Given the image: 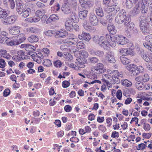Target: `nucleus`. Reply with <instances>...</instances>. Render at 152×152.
I'll list each match as a JSON object with an SVG mask.
<instances>
[{
  "label": "nucleus",
  "mask_w": 152,
  "mask_h": 152,
  "mask_svg": "<svg viewBox=\"0 0 152 152\" xmlns=\"http://www.w3.org/2000/svg\"><path fill=\"white\" fill-rule=\"evenodd\" d=\"M114 39H115V38H113L110 35L107 34L99 37L98 44L101 48L107 50L110 46L113 47H114L115 43L113 42L115 40Z\"/></svg>",
  "instance_id": "f257e3e1"
},
{
  "label": "nucleus",
  "mask_w": 152,
  "mask_h": 152,
  "mask_svg": "<svg viewBox=\"0 0 152 152\" xmlns=\"http://www.w3.org/2000/svg\"><path fill=\"white\" fill-rule=\"evenodd\" d=\"M127 69L130 71L131 74L134 76L138 75L140 73L144 71V69L142 66H139L137 67L134 64H131L129 65Z\"/></svg>",
  "instance_id": "f03ea898"
},
{
  "label": "nucleus",
  "mask_w": 152,
  "mask_h": 152,
  "mask_svg": "<svg viewBox=\"0 0 152 152\" xmlns=\"http://www.w3.org/2000/svg\"><path fill=\"white\" fill-rule=\"evenodd\" d=\"M147 18L142 17L140 20V27L142 32L145 34L148 33L150 31L148 25L146 23Z\"/></svg>",
  "instance_id": "7ed1b4c3"
},
{
  "label": "nucleus",
  "mask_w": 152,
  "mask_h": 152,
  "mask_svg": "<svg viewBox=\"0 0 152 152\" xmlns=\"http://www.w3.org/2000/svg\"><path fill=\"white\" fill-rule=\"evenodd\" d=\"M69 46L66 44L61 45L60 47L61 50L63 52L64 57L68 61H69L73 58L72 56L69 53Z\"/></svg>",
  "instance_id": "20e7f679"
},
{
  "label": "nucleus",
  "mask_w": 152,
  "mask_h": 152,
  "mask_svg": "<svg viewBox=\"0 0 152 152\" xmlns=\"http://www.w3.org/2000/svg\"><path fill=\"white\" fill-rule=\"evenodd\" d=\"M115 38V40L113 42L115 43L114 47L115 46L116 41L119 45H124L129 42V40L125 37L122 35L119 36L115 35L113 37Z\"/></svg>",
  "instance_id": "39448f33"
},
{
  "label": "nucleus",
  "mask_w": 152,
  "mask_h": 152,
  "mask_svg": "<svg viewBox=\"0 0 152 152\" xmlns=\"http://www.w3.org/2000/svg\"><path fill=\"white\" fill-rule=\"evenodd\" d=\"M91 70L92 72L97 74L102 73L106 71L103 64L100 63H97L96 66L92 67Z\"/></svg>",
  "instance_id": "423d86ee"
},
{
  "label": "nucleus",
  "mask_w": 152,
  "mask_h": 152,
  "mask_svg": "<svg viewBox=\"0 0 152 152\" xmlns=\"http://www.w3.org/2000/svg\"><path fill=\"white\" fill-rule=\"evenodd\" d=\"M147 0H140L138 3V7L140 8L141 12L142 14L146 13L148 11Z\"/></svg>",
  "instance_id": "0eeeda50"
},
{
  "label": "nucleus",
  "mask_w": 152,
  "mask_h": 152,
  "mask_svg": "<svg viewBox=\"0 0 152 152\" xmlns=\"http://www.w3.org/2000/svg\"><path fill=\"white\" fill-rule=\"evenodd\" d=\"M126 15V13L125 11L122 10L117 15L115 18V22L119 24H122L124 22V18Z\"/></svg>",
  "instance_id": "6e6552de"
},
{
  "label": "nucleus",
  "mask_w": 152,
  "mask_h": 152,
  "mask_svg": "<svg viewBox=\"0 0 152 152\" xmlns=\"http://www.w3.org/2000/svg\"><path fill=\"white\" fill-rule=\"evenodd\" d=\"M113 75L112 77L114 81L115 82L118 84L120 82V78H121L123 77V74L121 72L119 73L117 70H113L112 71Z\"/></svg>",
  "instance_id": "1a4fd4ad"
},
{
  "label": "nucleus",
  "mask_w": 152,
  "mask_h": 152,
  "mask_svg": "<svg viewBox=\"0 0 152 152\" xmlns=\"http://www.w3.org/2000/svg\"><path fill=\"white\" fill-rule=\"evenodd\" d=\"M79 2L82 7L86 9H89L93 4L91 0H79Z\"/></svg>",
  "instance_id": "9d476101"
},
{
  "label": "nucleus",
  "mask_w": 152,
  "mask_h": 152,
  "mask_svg": "<svg viewBox=\"0 0 152 152\" xmlns=\"http://www.w3.org/2000/svg\"><path fill=\"white\" fill-rule=\"evenodd\" d=\"M61 10L65 14H68L71 13L72 12L69 3L66 2L62 5Z\"/></svg>",
  "instance_id": "9b49d317"
},
{
  "label": "nucleus",
  "mask_w": 152,
  "mask_h": 152,
  "mask_svg": "<svg viewBox=\"0 0 152 152\" xmlns=\"http://www.w3.org/2000/svg\"><path fill=\"white\" fill-rule=\"evenodd\" d=\"M78 37L80 40H84L87 41H89L91 38L89 33L84 32H83L82 33L78 35Z\"/></svg>",
  "instance_id": "f8f14e48"
},
{
  "label": "nucleus",
  "mask_w": 152,
  "mask_h": 152,
  "mask_svg": "<svg viewBox=\"0 0 152 152\" xmlns=\"http://www.w3.org/2000/svg\"><path fill=\"white\" fill-rule=\"evenodd\" d=\"M89 22L93 26H96L98 24V20L96 16L94 14H91L89 18Z\"/></svg>",
  "instance_id": "ddd939ff"
},
{
  "label": "nucleus",
  "mask_w": 152,
  "mask_h": 152,
  "mask_svg": "<svg viewBox=\"0 0 152 152\" xmlns=\"http://www.w3.org/2000/svg\"><path fill=\"white\" fill-rule=\"evenodd\" d=\"M20 27L18 26H15L10 28L9 31L10 34L12 35H16L20 32Z\"/></svg>",
  "instance_id": "4468645a"
},
{
  "label": "nucleus",
  "mask_w": 152,
  "mask_h": 152,
  "mask_svg": "<svg viewBox=\"0 0 152 152\" xmlns=\"http://www.w3.org/2000/svg\"><path fill=\"white\" fill-rule=\"evenodd\" d=\"M106 60L110 63H114L115 61L113 53L112 52H108L106 56Z\"/></svg>",
  "instance_id": "2eb2a0df"
},
{
  "label": "nucleus",
  "mask_w": 152,
  "mask_h": 152,
  "mask_svg": "<svg viewBox=\"0 0 152 152\" xmlns=\"http://www.w3.org/2000/svg\"><path fill=\"white\" fill-rule=\"evenodd\" d=\"M73 23L70 18H67L65 23V26L66 28L69 31H71L73 29Z\"/></svg>",
  "instance_id": "dca6fc26"
},
{
  "label": "nucleus",
  "mask_w": 152,
  "mask_h": 152,
  "mask_svg": "<svg viewBox=\"0 0 152 152\" xmlns=\"http://www.w3.org/2000/svg\"><path fill=\"white\" fill-rule=\"evenodd\" d=\"M76 59L77 61L76 62V64L77 66L79 68H83L85 66V62L86 61L85 59L82 58L81 57L78 58Z\"/></svg>",
  "instance_id": "f3484780"
},
{
  "label": "nucleus",
  "mask_w": 152,
  "mask_h": 152,
  "mask_svg": "<svg viewBox=\"0 0 152 152\" xmlns=\"http://www.w3.org/2000/svg\"><path fill=\"white\" fill-rule=\"evenodd\" d=\"M91 52V54L93 55H96L99 57H103L104 55V52L100 50H92Z\"/></svg>",
  "instance_id": "a211bd4d"
},
{
  "label": "nucleus",
  "mask_w": 152,
  "mask_h": 152,
  "mask_svg": "<svg viewBox=\"0 0 152 152\" xmlns=\"http://www.w3.org/2000/svg\"><path fill=\"white\" fill-rule=\"evenodd\" d=\"M107 28L108 31L111 34H114L116 33L117 30L113 24L111 23L109 24Z\"/></svg>",
  "instance_id": "6ab92c4d"
},
{
  "label": "nucleus",
  "mask_w": 152,
  "mask_h": 152,
  "mask_svg": "<svg viewBox=\"0 0 152 152\" xmlns=\"http://www.w3.org/2000/svg\"><path fill=\"white\" fill-rule=\"evenodd\" d=\"M71 37L69 38V40L66 42V44L69 45H76L78 42V39L77 38L75 37L73 34H71Z\"/></svg>",
  "instance_id": "aec40b11"
},
{
  "label": "nucleus",
  "mask_w": 152,
  "mask_h": 152,
  "mask_svg": "<svg viewBox=\"0 0 152 152\" xmlns=\"http://www.w3.org/2000/svg\"><path fill=\"white\" fill-rule=\"evenodd\" d=\"M132 50L129 48L121 49L119 50V52L122 55L131 54Z\"/></svg>",
  "instance_id": "412c9836"
},
{
  "label": "nucleus",
  "mask_w": 152,
  "mask_h": 152,
  "mask_svg": "<svg viewBox=\"0 0 152 152\" xmlns=\"http://www.w3.org/2000/svg\"><path fill=\"white\" fill-rule=\"evenodd\" d=\"M69 52L71 53H74L75 56L77 57L78 58V54L79 53V51H78L77 48V47L74 46H69Z\"/></svg>",
  "instance_id": "4be33fe9"
},
{
  "label": "nucleus",
  "mask_w": 152,
  "mask_h": 152,
  "mask_svg": "<svg viewBox=\"0 0 152 152\" xmlns=\"http://www.w3.org/2000/svg\"><path fill=\"white\" fill-rule=\"evenodd\" d=\"M88 13V11L83 8L79 12V17L80 19H84L86 18Z\"/></svg>",
  "instance_id": "5701e85b"
},
{
  "label": "nucleus",
  "mask_w": 152,
  "mask_h": 152,
  "mask_svg": "<svg viewBox=\"0 0 152 152\" xmlns=\"http://www.w3.org/2000/svg\"><path fill=\"white\" fill-rule=\"evenodd\" d=\"M16 19L17 17L15 15L11 16L8 17L5 22H6V23L12 24L15 22Z\"/></svg>",
  "instance_id": "b1692460"
},
{
  "label": "nucleus",
  "mask_w": 152,
  "mask_h": 152,
  "mask_svg": "<svg viewBox=\"0 0 152 152\" xmlns=\"http://www.w3.org/2000/svg\"><path fill=\"white\" fill-rule=\"evenodd\" d=\"M145 41L143 43V45H152V34L146 36L145 38Z\"/></svg>",
  "instance_id": "393cba45"
},
{
  "label": "nucleus",
  "mask_w": 152,
  "mask_h": 152,
  "mask_svg": "<svg viewBox=\"0 0 152 152\" xmlns=\"http://www.w3.org/2000/svg\"><path fill=\"white\" fill-rule=\"evenodd\" d=\"M56 36L59 37H64L67 34V32L64 30H61L56 32Z\"/></svg>",
  "instance_id": "a878e982"
},
{
  "label": "nucleus",
  "mask_w": 152,
  "mask_h": 152,
  "mask_svg": "<svg viewBox=\"0 0 152 152\" xmlns=\"http://www.w3.org/2000/svg\"><path fill=\"white\" fill-rule=\"evenodd\" d=\"M34 59L36 60V61L37 63L41 62L42 59L44 56L41 53H37L34 55Z\"/></svg>",
  "instance_id": "bb28decb"
},
{
  "label": "nucleus",
  "mask_w": 152,
  "mask_h": 152,
  "mask_svg": "<svg viewBox=\"0 0 152 152\" xmlns=\"http://www.w3.org/2000/svg\"><path fill=\"white\" fill-rule=\"evenodd\" d=\"M24 9L23 5L22 3L19 2L17 4L16 11L19 14H21Z\"/></svg>",
  "instance_id": "cd10ccee"
},
{
  "label": "nucleus",
  "mask_w": 152,
  "mask_h": 152,
  "mask_svg": "<svg viewBox=\"0 0 152 152\" xmlns=\"http://www.w3.org/2000/svg\"><path fill=\"white\" fill-rule=\"evenodd\" d=\"M28 40L29 42L33 43L38 42L39 38L37 36L33 35L28 37Z\"/></svg>",
  "instance_id": "c85d7f7f"
},
{
  "label": "nucleus",
  "mask_w": 152,
  "mask_h": 152,
  "mask_svg": "<svg viewBox=\"0 0 152 152\" xmlns=\"http://www.w3.org/2000/svg\"><path fill=\"white\" fill-rule=\"evenodd\" d=\"M18 54L19 58L22 59H28L29 57L24 55V52L23 50H20L18 51Z\"/></svg>",
  "instance_id": "c756f323"
},
{
  "label": "nucleus",
  "mask_w": 152,
  "mask_h": 152,
  "mask_svg": "<svg viewBox=\"0 0 152 152\" xmlns=\"http://www.w3.org/2000/svg\"><path fill=\"white\" fill-rule=\"evenodd\" d=\"M125 26L126 27L127 29V31L128 32H130L132 31L134 29L137 30L136 28H134L135 25L134 23L133 22H131V23H129L128 24L126 23V25Z\"/></svg>",
  "instance_id": "7c9ffc66"
},
{
  "label": "nucleus",
  "mask_w": 152,
  "mask_h": 152,
  "mask_svg": "<svg viewBox=\"0 0 152 152\" xmlns=\"http://www.w3.org/2000/svg\"><path fill=\"white\" fill-rule=\"evenodd\" d=\"M95 12L96 15L100 17H102L104 15V13L102 8L100 7H98L96 8Z\"/></svg>",
  "instance_id": "2f4dec72"
},
{
  "label": "nucleus",
  "mask_w": 152,
  "mask_h": 152,
  "mask_svg": "<svg viewBox=\"0 0 152 152\" xmlns=\"http://www.w3.org/2000/svg\"><path fill=\"white\" fill-rule=\"evenodd\" d=\"M31 10L29 8L24 9L22 11L21 14L22 16L24 18L27 17L29 15V12H31Z\"/></svg>",
  "instance_id": "473e14b6"
},
{
  "label": "nucleus",
  "mask_w": 152,
  "mask_h": 152,
  "mask_svg": "<svg viewBox=\"0 0 152 152\" xmlns=\"http://www.w3.org/2000/svg\"><path fill=\"white\" fill-rule=\"evenodd\" d=\"M7 11L0 7V18H4L7 16Z\"/></svg>",
  "instance_id": "72a5a7b5"
},
{
  "label": "nucleus",
  "mask_w": 152,
  "mask_h": 152,
  "mask_svg": "<svg viewBox=\"0 0 152 152\" xmlns=\"http://www.w3.org/2000/svg\"><path fill=\"white\" fill-rule=\"evenodd\" d=\"M17 38L18 39H17V40L18 43H19V44L23 42L26 39L23 34H21L18 35Z\"/></svg>",
  "instance_id": "f704fd0d"
},
{
  "label": "nucleus",
  "mask_w": 152,
  "mask_h": 152,
  "mask_svg": "<svg viewBox=\"0 0 152 152\" xmlns=\"http://www.w3.org/2000/svg\"><path fill=\"white\" fill-rule=\"evenodd\" d=\"M121 62L124 65H126L129 63L130 60L124 56H121L120 57Z\"/></svg>",
  "instance_id": "c9c22d12"
},
{
  "label": "nucleus",
  "mask_w": 152,
  "mask_h": 152,
  "mask_svg": "<svg viewBox=\"0 0 152 152\" xmlns=\"http://www.w3.org/2000/svg\"><path fill=\"white\" fill-rule=\"evenodd\" d=\"M115 4L113 5L110 6H106L105 8V11L108 13H110L111 12H113L115 10Z\"/></svg>",
  "instance_id": "e433bc0d"
},
{
  "label": "nucleus",
  "mask_w": 152,
  "mask_h": 152,
  "mask_svg": "<svg viewBox=\"0 0 152 152\" xmlns=\"http://www.w3.org/2000/svg\"><path fill=\"white\" fill-rule=\"evenodd\" d=\"M138 4L137 5H136L132 10V15L134 16L139 14L140 12V9L138 8Z\"/></svg>",
  "instance_id": "4c0bfd02"
},
{
  "label": "nucleus",
  "mask_w": 152,
  "mask_h": 152,
  "mask_svg": "<svg viewBox=\"0 0 152 152\" xmlns=\"http://www.w3.org/2000/svg\"><path fill=\"white\" fill-rule=\"evenodd\" d=\"M80 55H81L84 58H86L88 57V54L86 51L82 50V51H79L78 56H79V58L81 57V56Z\"/></svg>",
  "instance_id": "58836bf2"
},
{
  "label": "nucleus",
  "mask_w": 152,
  "mask_h": 152,
  "mask_svg": "<svg viewBox=\"0 0 152 152\" xmlns=\"http://www.w3.org/2000/svg\"><path fill=\"white\" fill-rule=\"evenodd\" d=\"M122 84L123 85L128 87L131 86L132 85V82L127 79L123 80L122 82Z\"/></svg>",
  "instance_id": "ea45409f"
},
{
  "label": "nucleus",
  "mask_w": 152,
  "mask_h": 152,
  "mask_svg": "<svg viewBox=\"0 0 152 152\" xmlns=\"http://www.w3.org/2000/svg\"><path fill=\"white\" fill-rule=\"evenodd\" d=\"M7 45L9 46H13L18 45L19 43H18L17 39H13L7 42Z\"/></svg>",
  "instance_id": "a19ab883"
},
{
  "label": "nucleus",
  "mask_w": 152,
  "mask_h": 152,
  "mask_svg": "<svg viewBox=\"0 0 152 152\" xmlns=\"http://www.w3.org/2000/svg\"><path fill=\"white\" fill-rule=\"evenodd\" d=\"M72 14L70 15V20L73 22H76L77 19V14L75 12H71Z\"/></svg>",
  "instance_id": "79ce46f5"
},
{
  "label": "nucleus",
  "mask_w": 152,
  "mask_h": 152,
  "mask_svg": "<svg viewBox=\"0 0 152 152\" xmlns=\"http://www.w3.org/2000/svg\"><path fill=\"white\" fill-rule=\"evenodd\" d=\"M88 61L91 63L95 64L99 61V59L96 57H92L88 58Z\"/></svg>",
  "instance_id": "37998d69"
},
{
  "label": "nucleus",
  "mask_w": 152,
  "mask_h": 152,
  "mask_svg": "<svg viewBox=\"0 0 152 152\" xmlns=\"http://www.w3.org/2000/svg\"><path fill=\"white\" fill-rule=\"evenodd\" d=\"M26 30L28 32H31L32 33H37L38 31L37 28L34 27H30L27 28Z\"/></svg>",
  "instance_id": "c03bdc74"
},
{
  "label": "nucleus",
  "mask_w": 152,
  "mask_h": 152,
  "mask_svg": "<svg viewBox=\"0 0 152 152\" xmlns=\"http://www.w3.org/2000/svg\"><path fill=\"white\" fill-rule=\"evenodd\" d=\"M136 83L135 85H140L142 81H143L142 77L141 76H139L136 77L135 79Z\"/></svg>",
  "instance_id": "a18cd8bd"
},
{
  "label": "nucleus",
  "mask_w": 152,
  "mask_h": 152,
  "mask_svg": "<svg viewBox=\"0 0 152 152\" xmlns=\"http://www.w3.org/2000/svg\"><path fill=\"white\" fill-rule=\"evenodd\" d=\"M83 26L85 29L88 30L91 29L92 28L91 26L89 25V24L86 21L84 22L83 24Z\"/></svg>",
  "instance_id": "49530a36"
},
{
  "label": "nucleus",
  "mask_w": 152,
  "mask_h": 152,
  "mask_svg": "<svg viewBox=\"0 0 152 152\" xmlns=\"http://www.w3.org/2000/svg\"><path fill=\"white\" fill-rule=\"evenodd\" d=\"M43 64L46 66H49L52 64L50 60L46 59L44 60Z\"/></svg>",
  "instance_id": "de8ad7c7"
},
{
  "label": "nucleus",
  "mask_w": 152,
  "mask_h": 152,
  "mask_svg": "<svg viewBox=\"0 0 152 152\" xmlns=\"http://www.w3.org/2000/svg\"><path fill=\"white\" fill-rule=\"evenodd\" d=\"M8 3L9 4L10 7L12 9H13L15 7V4L14 0H8Z\"/></svg>",
  "instance_id": "09e8293b"
},
{
  "label": "nucleus",
  "mask_w": 152,
  "mask_h": 152,
  "mask_svg": "<svg viewBox=\"0 0 152 152\" xmlns=\"http://www.w3.org/2000/svg\"><path fill=\"white\" fill-rule=\"evenodd\" d=\"M59 18L58 16L55 14L51 15L49 19L52 21H55L56 20H58L59 19Z\"/></svg>",
  "instance_id": "8fccbe9b"
},
{
  "label": "nucleus",
  "mask_w": 152,
  "mask_h": 152,
  "mask_svg": "<svg viewBox=\"0 0 152 152\" xmlns=\"http://www.w3.org/2000/svg\"><path fill=\"white\" fill-rule=\"evenodd\" d=\"M115 14L112 13L109 14L107 16V20H108L110 22H111L113 20V19L115 16Z\"/></svg>",
  "instance_id": "3c124183"
},
{
  "label": "nucleus",
  "mask_w": 152,
  "mask_h": 152,
  "mask_svg": "<svg viewBox=\"0 0 152 152\" xmlns=\"http://www.w3.org/2000/svg\"><path fill=\"white\" fill-rule=\"evenodd\" d=\"M132 3L129 0H126V6L127 8L128 9H130L132 7Z\"/></svg>",
  "instance_id": "603ef678"
},
{
  "label": "nucleus",
  "mask_w": 152,
  "mask_h": 152,
  "mask_svg": "<svg viewBox=\"0 0 152 152\" xmlns=\"http://www.w3.org/2000/svg\"><path fill=\"white\" fill-rule=\"evenodd\" d=\"M54 66L56 67H60L62 65V63L59 60H57L54 62Z\"/></svg>",
  "instance_id": "864d4df0"
},
{
  "label": "nucleus",
  "mask_w": 152,
  "mask_h": 152,
  "mask_svg": "<svg viewBox=\"0 0 152 152\" xmlns=\"http://www.w3.org/2000/svg\"><path fill=\"white\" fill-rule=\"evenodd\" d=\"M142 77L143 81L144 82H146L149 80L150 79L149 77L148 74H145L142 76H141Z\"/></svg>",
  "instance_id": "5fc2aeb1"
},
{
  "label": "nucleus",
  "mask_w": 152,
  "mask_h": 152,
  "mask_svg": "<svg viewBox=\"0 0 152 152\" xmlns=\"http://www.w3.org/2000/svg\"><path fill=\"white\" fill-rule=\"evenodd\" d=\"M124 25H126V23H131V19L129 18V16L127 15L125 16V17L124 18Z\"/></svg>",
  "instance_id": "6e6d98bb"
},
{
  "label": "nucleus",
  "mask_w": 152,
  "mask_h": 152,
  "mask_svg": "<svg viewBox=\"0 0 152 152\" xmlns=\"http://www.w3.org/2000/svg\"><path fill=\"white\" fill-rule=\"evenodd\" d=\"M76 44L77 47L79 48L83 49L84 48L85 45L82 41H80Z\"/></svg>",
  "instance_id": "4d7b16f0"
},
{
  "label": "nucleus",
  "mask_w": 152,
  "mask_h": 152,
  "mask_svg": "<svg viewBox=\"0 0 152 152\" xmlns=\"http://www.w3.org/2000/svg\"><path fill=\"white\" fill-rule=\"evenodd\" d=\"M0 55H1V57H5L7 55L6 50L3 49H0Z\"/></svg>",
  "instance_id": "13d9d810"
},
{
  "label": "nucleus",
  "mask_w": 152,
  "mask_h": 152,
  "mask_svg": "<svg viewBox=\"0 0 152 152\" xmlns=\"http://www.w3.org/2000/svg\"><path fill=\"white\" fill-rule=\"evenodd\" d=\"M143 128L145 131H149L150 130L151 127L150 125L148 124H145L144 123Z\"/></svg>",
  "instance_id": "bf43d9fd"
},
{
  "label": "nucleus",
  "mask_w": 152,
  "mask_h": 152,
  "mask_svg": "<svg viewBox=\"0 0 152 152\" xmlns=\"http://www.w3.org/2000/svg\"><path fill=\"white\" fill-rule=\"evenodd\" d=\"M36 5L37 7L39 8H44L45 7L44 4L39 1L37 2Z\"/></svg>",
  "instance_id": "052dcab7"
},
{
  "label": "nucleus",
  "mask_w": 152,
  "mask_h": 152,
  "mask_svg": "<svg viewBox=\"0 0 152 152\" xmlns=\"http://www.w3.org/2000/svg\"><path fill=\"white\" fill-rule=\"evenodd\" d=\"M27 45L25 49L27 51H31L33 49L32 47H34V46L28 44H27Z\"/></svg>",
  "instance_id": "680f3d73"
},
{
  "label": "nucleus",
  "mask_w": 152,
  "mask_h": 152,
  "mask_svg": "<svg viewBox=\"0 0 152 152\" xmlns=\"http://www.w3.org/2000/svg\"><path fill=\"white\" fill-rule=\"evenodd\" d=\"M70 85V83L67 81H64L62 83V86L64 88H66Z\"/></svg>",
  "instance_id": "e2e57ef3"
},
{
  "label": "nucleus",
  "mask_w": 152,
  "mask_h": 152,
  "mask_svg": "<svg viewBox=\"0 0 152 152\" xmlns=\"http://www.w3.org/2000/svg\"><path fill=\"white\" fill-rule=\"evenodd\" d=\"M5 66V62L2 58L0 59V67L3 68Z\"/></svg>",
  "instance_id": "0e129e2a"
},
{
  "label": "nucleus",
  "mask_w": 152,
  "mask_h": 152,
  "mask_svg": "<svg viewBox=\"0 0 152 152\" xmlns=\"http://www.w3.org/2000/svg\"><path fill=\"white\" fill-rule=\"evenodd\" d=\"M111 137L115 138H117L119 137V133L116 131H114L112 132Z\"/></svg>",
  "instance_id": "69168bd1"
},
{
  "label": "nucleus",
  "mask_w": 152,
  "mask_h": 152,
  "mask_svg": "<svg viewBox=\"0 0 152 152\" xmlns=\"http://www.w3.org/2000/svg\"><path fill=\"white\" fill-rule=\"evenodd\" d=\"M65 110L67 112H70L72 110V107L69 105L65 106L64 108Z\"/></svg>",
  "instance_id": "338daca9"
},
{
  "label": "nucleus",
  "mask_w": 152,
  "mask_h": 152,
  "mask_svg": "<svg viewBox=\"0 0 152 152\" xmlns=\"http://www.w3.org/2000/svg\"><path fill=\"white\" fill-rule=\"evenodd\" d=\"M150 21L148 22L147 21L146 23L147 25H148V27L150 31L152 29V21H151V18H150Z\"/></svg>",
  "instance_id": "774afa93"
}]
</instances>
